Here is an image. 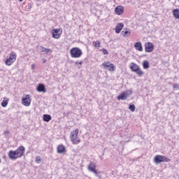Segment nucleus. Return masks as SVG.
Instances as JSON below:
<instances>
[{
	"label": "nucleus",
	"mask_w": 179,
	"mask_h": 179,
	"mask_svg": "<svg viewBox=\"0 0 179 179\" xmlns=\"http://www.w3.org/2000/svg\"><path fill=\"white\" fill-rule=\"evenodd\" d=\"M170 162H171V159L164 155H156L154 157V162L155 164H159V163H169Z\"/></svg>",
	"instance_id": "obj_3"
},
{
	"label": "nucleus",
	"mask_w": 179,
	"mask_h": 179,
	"mask_svg": "<svg viewBox=\"0 0 179 179\" xmlns=\"http://www.w3.org/2000/svg\"><path fill=\"white\" fill-rule=\"evenodd\" d=\"M36 163H41V157H36Z\"/></svg>",
	"instance_id": "obj_28"
},
{
	"label": "nucleus",
	"mask_w": 179,
	"mask_h": 179,
	"mask_svg": "<svg viewBox=\"0 0 179 179\" xmlns=\"http://www.w3.org/2000/svg\"><path fill=\"white\" fill-rule=\"evenodd\" d=\"M115 12L116 15H122L124 13V7L122 6H118L115 8Z\"/></svg>",
	"instance_id": "obj_13"
},
{
	"label": "nucleus",
	"mask_w": 179,
	"mask_h": 179,
	"mask_svg": "<svg viewBox=\"0 0 179 179\" xmlns=\"http://www.w3.org/2000/svg\"><path fill=\"white\" fill-rule=\"evenodd\" d=\"M16 58H17V55L15 52H11L9 55V58L6 59L5 61V64L7 66H10L15 61Z\"/></svg>",
	"instance_id": "obj_5"
},
{
	"label": "nucleus",
	"mask_w": 179,
	"mask_h": 179,
	"mask_svg": "<svg viewBox=\"0 0 179 179\" xmlns=\"http://www.w3.org/2000/svg\"><path fill=\"white\" fill-rule=\"evenodd\" d=\"M31 10V3H28L26 6H25V10L27 12H30V10Z\"/></svg>",
	"instance_id": "obj_24"
},
{
	"label": "nucleus",
	"mask_w": 179,
	"mask_h": 179,
	"mask_svg": "<svg viewBox=\"0 0 179 179\" xmlns=\"http://www.w3.org/2000/svg\"><path fill=\"white\" fill-rule=\"evenodd\" d=\"M92 44H93V45H94V47H96V48H97V47H100V41H93L92 42Z\"/></svg>",
	"instance_id": "obj_25"
},
{
	"label": "nucleus",
	"mask_w": 179,
	"mask_h": 179,
	"mask_svg": "<svg viewBox=\"0 0 179 179\" xmlns=\"http://www.w3.org/2000/svg\"><path fill=\"white\" fill-rule=\"evenodd\" d=\"M124 37H129L131 36V30L125 31L123 34Z\"/></svg>",
	"instance_id": "obj_23"
},
{
	"label": "nucleus",
	"mask_w": 179,
	"mask_h": 179,
	"mask_svg": "<svg viewBox=\"0 0 179 179\" xmlns=\"http://www.w3.org/2000/svg\"><path fill=\"white\" fill-rule=\"evenodd\" d=\"M66 150L65 148V146L64 145H59L57 147V153H64V152Z\"/></svg>",
	"instance_id": "obj_17"
},
{
	"label": "nucleus",
	"mask_w": 179,
	"mask_h": 179,
	"mask_svg": "<svg viewBox=\"0 0 179 179\" xmlns=\"http://www.w3.org/2000/svg\"><path fill=\"white\" fill-rule=\"evenodd\" d=\"M173 88L174 90H179V85L178 84H174L173 86Z\"/></svg>",
	"instance_id": "obj_27"
},
{
	"label": "nucleus",
	"mask_w": 179,
	"mask_h": 179,
	"mask_svg": "<svg viewBox=\"0 0 179 179\" xmlns=\"http://www.w3.org/2000/svg\"><path fill=\"white\" fill-rule=\"evenodd\" d=\"M101 51H102L103 55H108V51H107V50L103 48V49L101 50Z\"/></svg>",
	"instance_id": "obj_29"
},
{
	"label": "nucleus",
	"mask_w": 179,
	"mask_h": 179,
	"mask_svg": "<svg viewBox=\"0 0 179 179\" xmlns=\"http://www.w3.org/2000/svg\"><path fill=\"white\" fill-rule=\"evenodd\" d=\"M178 2H179V0H178Z\"/></svg>",
	"instance_id": "obj_38"
},
{
	"label": "nucleus",
	"mask_w": 179,
	"mask_h": 179,
	"mask_svg": "<svg viewBox=\"0 0 179 179\" xmlns=\"http://www.w3.org/2000/svg\"><path fill=\"white\" fill-rule=\"evenodd\" d=\"M43 120L45 121V122H50V121L52 120V117H51V115H50L45 114L43 115Z\"/></svg>",
	"instance_id": "obj_18"
},
{
	"label": "nucleus",
	"mask_w": 179,
	"mask_h": 179,
	"mask_svg": "<svg viewBox=\"0 0 179 179\" xmlns=\"http://www.w3.org/2000/svg\"><path fill=\"white\" fill-rule=\"evenodd\" d=\"M38 2H41V0H36Z\"/></svg>",
	"instance_id": "obj_36"
},
{
	"label": "nucleus",
	"mask_w": 179,
	"mask_h": 179,
	"mask_svg": "<svg viewBox=\"0 0 179 179\" xmlns=\"http://www.w3.org/2000/svg\"><path fill=\"white\" fill-rule=\"evenodd\" d=\"M99 157H100V159H101V160H103V157H102V156H100Z\"/></svg>",
	"instance_id": "obj_35"
},
{
	"label": "nucleus",
	"mask_w": 179,
	"mask_h": 179,
	"mask_svg": "<svg viewBox=\"0 0 179 179\" xmlns=\"http://www.w3.org/2000/svg\"><path fill=\"white\" fill-rule=\"evenodd\" d=\"M78 64L79 65H82V64H83V62L80 61V62H76V65H78Z\"/></svg>",
	"instance_id": "obj_32"
},
{
	"label": "nucleus",
	"mask_w": 179,
	"mask_h": 179,
	"mask_svg": "<svg viewBox=\"0 0 179 179\" xmlns=\"http://www.w3.org/2000/svg\"><path fill=\"white\" fill-rule=\"evenodd\" d=\"M45 52L46 54H48V52H51V49H47V48H46V50H45Z\"/></svg>",
	"instance_id": "obj_31"
},
{
	"label": "nucleus",
	"mask_w": 179,
	"mask_h": 179,
	"mask_svg": "<svg viewBox=\"0 0 179 179\" xmlns=\"http://www.w3.org/2000/svg\"><path fill=\"white\" fill-rule=\"evenodd\" d=\"M129 66L131 71L132 72H136L138 76H143V71L141 70V68H139V66H138L136 63L131 62Z\"/></svg>",
	"instance_id": "obj_4"
},
{
	"label": "nucleus",
	"mask_w": 179,
	"mask_h": 179,
	"mask_svg": "<svg viewBox=\"0 0 179 179\" xmlns=\"http://www.w3.org/2000/svg\"><path fill=\"white\" fill-rule=\"evenodd\" d=\"M135 105L134 104H131L129 106V109L130 110V111H131L132 113H134V111H135Z\"/></svg>",
	"instance_id": "obj_26"
},
{
	"label": "nucleus",
	"mask_w": 179,
	"mask_h": 179,
	"mask_svg": "<svg viewBox=\"0 0 179 179\" xmlns=\"http://www.w3.org/2000/svg\"><path fill=\"white\" fill-rule=\"evenodd\" d=\"M24 147L20 145L16 150H10L8 152V158L10 160H16L20 159L24 155Z\"/></svg>",
	"instance_id": "obj_1"
},
{
	"label": "nucleus",
	"mask_w": 179,
	"mask_h": 179,
	"mask_svg": "<svg viewBox=\"0 0 179 179\" xmlns=\"http://www.w3.org/2000/svg\"><path fill=\"white\" fill-rule=\"evenodd\" d=\"M35 66H36L34 64H31V69H34Z\"/></svg>",
	"instance_id": "obj_33"
},
{
	"label": "nucleus",
	"mask_w": 179,
	"mask_h": 179,
	"mask_svg": "<svg viewBox=\"0 0 179 179\" xmlns=\"http://www.w3.org/2000/svg\"><path fill=\"white\" fill-rule=\"evenodd\" d=\"M88 170L89 171H92V173H94V174H97V171L96 170V163L91 162L88 165Z\"/></svg>",
	"instance_id": "obj_11"
},
{
	"label": "nucleus",
	"mask_w": 179,
	"mask_h": 179,
	"mask_svg": "<svg viewBox=\"0 0 179 179\" xmlns=\"http://www.w3.org/2000/svg\"><path fill=\"white\" fill-rule=\"evenodd\" d=\"M62 35V29H53L52 30V36L53 38H56L58 40V38H61V36Z\"/></svg>",
	"instance_id": "obj_7"
},
{
	"label": "nucleus",
	"mask_w": 179,
	"mask_h": 179,
	"mask_svg": "<svg viewBox=\"0 0 179 179\" xmlns=\"http://www.w3.org/2000/svg\"><path fill=\"white\" fill-rule=\"evenodd\" d=\"M83 55V52L79 48H72L70 50V55L71 58H80Z\"/></svg>",
	"instance_id": "obj_2"
},
{
	"label": "nucleus",
	"mask_w": 179,
	"mask_h": 179,
	"mask_svg": "<svg viewBox=\"0 0 179 179\" xmlns=\"http://www.w3.org/2000/svg\"><path fill=\"white\" fill-rule=\"evenodd\" d=\"M102 66H103L104 69L109 68L108 71H114V68H115V66L110 62L103 63Z\"/></svg>",
	"instance_id": "obj_10"
},
{
	"label": "nucleus",
	"mask_w": 179,
	"mask_h": 179,
	"mask_svg": "<svg viewBox=\"0 0 179 179\" xmlns=\"http://www.w3.org/2000/svg\"><path fill=\"white\" fill-rule=\"evenodd\" d=\"M78 134H79V130L76 129V130L71 131L70 139H76L78 138Z\"/></svg>",
	"instance_id": "obj_15"
},
{
	"label": "nucleus",
	"mask_w": 179,
	"mask_h": 179,
	"mask_svg": "<svg viewBox=\"0 0 179 179\" xmlns=\"http://www.w3.org/2000/svg\"><path fill=\"white\" fill-rule=\"evenodd\" d=\"M173 16H174L175 19H179V9L178 8L173 10Z\"/></svg>",
	"instance_id": "obj_19"
},
{
	"label": "nucleus",
	"mask_w": 179,
	"mask_h": 179,
	"mask_svg": "<svg viewBox=\"0 0 179 179\" xmlns=\"http://www.w3.org/2000/svg\"><path fill=\"white\" fill-rule=\"evenodd\" d=\"M47 62V60H45V59H43V64H45V62Z\"/></svg>",
	"instance_id": "obj_34"
},
{
	"label": "nucleus",
	"mask_w": 179,
	"mask_h": 179,
	"mask_svg": "<svg viewBox=\"0 0 179 179\" xmlns=\"http://www.w3.org/2000/svg\"><path fill=\"white\" fill-rule=\"evenodd\" d=\"M40 50H41V52H45L46 48H44V47H43V46H41V47H40Z\"/></svg>",
	"instance_id": "obj_30"
},
{
	"label": "nucleus",
	"mask_w": 179,
	"mask_h": 179,
	"mask_svg": "<svg viewBox=\"0 0 179 179\" xmlns=\"http://www.w3.org/2000/svg\"><path fill=\"white\" fill-rule=\"evenodd\" d=\"M31 103V99H30V95L27 94L24 98H22V104L26 107H29Z\"/></svg>",
	"instance_id": "obj_9"
},
{
	"label": "nucleus",
	"mask_w": 179,
	"mask_h": 179,
	"mask_svg": "<svg viewBox=\"0 0 179 179\" xmlns=\"http://www.w3.org/2000/svg\"><path fill=\"white\" fill-rule=\"evenodd\" d=\"M8 103H9V100L8 99L3 100L1 102V107H6Z\"/></svg>",
	"instance_id": "obj_22"
},
{
	"label": "nucleus",
	"mask_w": 179,
	"mask_h": 179,
	"mask_svg": "<svg viewBox=\"0 0 179 179\" xmlns=\"http://www.w3.org/2000/svg\"><path fill=\"white\" fill-rule=\"evenodd\" d=\"M123 28H124V24L118 23L115 27V33H117V34L121 33V31L122 30Z\"/></svg>",
	"instance_id": "obj_14"
},
{
	"label": "nucleus",
	"mask_w": 179,
	"mask_h": 179,
	"mask_svg": "<svg viewBox=\"0 0 179 179\" xmlns=\"http://www.w3.org/2000/svg\"><path fill=\"white\" fill-rule=\"evenodd\" d=\"M134 48L137 50V51L142 52L143 51V47H142L141 42H137L134 44Z\"/></svg>",
	"instance_id": "obj_16"
},
{
	"label": "nucleus",
	"mask_w": 179,
	"mask_h": 179,
	"mask_svg": "<svg viewBox=\"0 0 179 179\" xmlns=\"http://www.w3.org/2000/svg\"><path fill=\"white\" fill-rule=\"evenodd\" d=\"M71 141L73 145H78V143H80V138L78 137L76 138L71 139Z\"/></svg>",
	"instance_id": "obj_20"
},
{
	"label": "nucleus",
	"mask_w": 179,
	"mask_h": 179,
	"mask_svg": "<svg viewBox=\"0 0 179 179\" xmlns=\"http://www.w3.org/2000/svg\"><path fill=\"white\" fill-rule=\"evenodd\" d=\"M132 93V90H128L126 92H123L117 96V100H127V99H128V96H131Z\"/></svg>",
	"instance_id": "obj_6"
},
{
	"label": "nucleus",
	"mask_w": 179,
	"mask_h": 179,
	"mask_svg": "<svg viewBox=\"0 0 179 179\" xmlns=\"http://www.w3.org/2000/svg\"><path fill=\"white\" fill-rule=\"evenodd\" d=\"M145 52H153L155 45L150 42L145 43L144 45Z\"/></svg>",
	"instance_id": "obj_8"
},
{
	"label": "nucleus",
	"mask_w": 179,
	"mask_h": 179,
	"mask_svg": "<svg viewBox=\"0 0 179 179\" xmlns=\"http://www.w3.org/2000/svg\"><path fill=\"white\" fill-rule=\"evenodd\" d=\"M0 163H1V159H0Z\"/></svg>",
	"instance_id": "obj_37"
},
{
	"label": "nucleus",
	"mask_w": 179,
	"mask_h": 179,
	"mask_svg": "<svg viewBox=\"0 0 179 179\" xmlns=\"http://www.w3.org/2000/svg\"><path fill=\"white\" fill-rule=\"evenodd\" d=\"M36 90L39 93H45L47 92V90H45V86L44 85V84H38V85L36 87Z\"/></svg>",
	"instance_id": "obj_12"
},
{
	"label": "nucleus",
	"mask_w": 179,
	"mask_h": 179,
	"mask_svg": "<svg viewBox=\"0 0 179 179\" xmlns=\"http://www.w3.org/2000/svg\"><path fill=\"white\" fill-rule=\"evenodd\" d=\"M143 68L144 69H148V68H149V62H148V61H144L143 62Z\"/></svg>",
	"instance_id": "obj_21"
}]
</instances>
